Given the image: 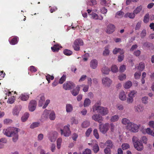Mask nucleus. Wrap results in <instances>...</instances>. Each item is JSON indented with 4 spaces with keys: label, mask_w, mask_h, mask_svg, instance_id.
I'll return each mask as SVG.
<instances>
[{
    "label": "nucleus",
    "mask_w": 154,
    "mask_h": 154,
    "mask_svg": "<svg viewBox=\"0 0 154 154\" xmlns=\"http://www.w3.org/2000/svg\"><path fill=\"white\" fill-rule=\"evenodd\" d=\"M49 118L51 120H54L56 118V115L54 112L53 111H50L49 114Z\"/></svg>",
    "instance_id": "38"
},
{
    "label": "nucleus",
    "mask_w": 154,
    "mask_h": 154,
    "mask_svg": "<svg viewBox=\"0 0 154 154\" xmlns=\"http://www.w3.org/2000/svg\"><path fill=\"white\" fill-rule=\"evenodd\" d=\"M132 142L134 148L138 151H142L144 149L143 144L139 140L137 136H134L132 138Z\"/></svg>",
    "instance_id": "2"
},
{
    "label": "nucleus",
    "mask_w": 154,
    "mask_h": 154,
    "mask_svg": "<svg viewBox=\"0 0 154 154\" xmlns=\"http://www.w3.org/2000/svg\"><path fill=\"white\" fill-rule=\"evenodd\" d=\"M113 53L116 54L118 53H119L120 54H123L124 53V51L123 49L119 48H116L112 51Z\"/></svg>",
    "instance_id": "22"
},
{
    "label": "nucleus",
    "mask_w": 154,
    "mask_h": 154,
    "mask_svg": "<svg viewBox=\"0 0 154 154\" xmlns=\"http://www.w3.org/2000/svg\"><path fill=\"white\" fill-rule=\"evenodd\" d=\"M91 103V100L88 98H85L84 101L83 106L85 107H86L89 106Z\"/></svg>",
    "instance_id": "25"
},
{
    "label": "nucleus",
    "mask_w": 154,
    "mask_h": 154,
    "mask_svg": "<svg viewBox=\"0 0 154 154\" xmlns=\"http://www.w3.org/2000/svg\"><path fill=\"white\" fill-rule=\"evenodd\" d=\"M18 129H17V131H16L14 134L12 135L11 137H12V140L14 142H16L18 139Z\"/></svg>",
    "instance_id": "26"
},
{
    "label": "nucleus",
    "mask_w": 154,
    "mask_h": 154,
    "mask_svg": "<svg viewBox=\"0 0 154 154\" xmlns=\"http://www.w3.org/2000/svg\"><path fill=\"white\" fill-rule=\"evenodd\" d=\"M90 125V122L89 121H84L82 124V126L83 128H87Z\"/></svg>",
    "instance_id": "51"
},
{
    "label": "nucleus",
    "mask_w": 154,
    "mask_h": 154,
    "mask_svg": "<svg viewBox=\"0 0 154 154\" xmlns=\"http://www.w3.org/2000/svg\"><path fill=\"white\" fill-rule=\"evenodd\" d=\"M126 75L124 73L120 75L118 77L119 79L121 81L125 80L126 79Z\"/></svg>",
    "instance_id": "48"
},
{
    "label": "nucleus",
    "mask_w": 154,
    "mask_h": 154,
    "mask_svg": "<svg viewBox=\"0 0 154 154\" xmlns=\"http://www.w3.org/2000/svg\"><path fill=\"white\" fill-rule=\"evenodd\" d=\"M105 146L106 147L112 148L113 146V144L112 141L111 140H107L104 143Z\"/></svg>",
    "instance_id": "24"
},
{
    "label": "nucleus",
    "mask_w": 154,
    "mask_h": 154,
    "mask_svg": "<svg viewBox=\"0 0 154 154\" xmlns=\"http://www.w3.org/2000/svg\"><path fill=\"white\" fill-rule=\"evenodd\" d=\"M70 122L71 125L77 124L79 123L78 120L75 117H72L71 119Z\"/></svg>",
    "instance_id": "43"
},
{
    "label": "nucleus",
    "mask_w": 154,
    "mask_h": 154,
    "mask_svg": "<svg viewBox=\"0 0 154 154\" xmlns=\"http://www.w3.org/2000/svg\"><path fill=\"white\" fill-rule=\"evenodd\" d=\"M62 140L61 138H58L57 141V148L58 149H60L61 145V143H62Z\"/></svg>",
    "instance_id": "40"
},
{
    "label": "nucleus",
    "mask_w": 154,
    "mask_h": 154,
    "mask_svg": "<svg viewBox=\"0 0 154 154\" xmlns=\"http://www.w3.org/2000/svg\"><path fill=\"white\" fill-rule=\"evenodd\" d=\"M89 1L90 0H88ZM90 2H87V4L88 5L92 6L93 5H96L97 4V2L95 0H90Z\"/></svg>",
    "instance_id": "61"
},
{
    "label": "nucleus",
    "mask_w": 154,
    "mask_h": 154,
    "mask_svg": "<svg viewBox=\"0 0 154 154\" xmlns=\"http://www.w3.org/2000/svg\"><path fill=\"white\" fill-rule=\"evenodd\" d=\"M19 98L22 101H26L29 98V96L26 94L23 93L20 95Z\"/></svg>",
    "instance_id": "29"
},
{
    "label": "nucleus",
    "mask_w": 154,
    "mask_h": 154,
    "mask_svg": "<svg viewBox=\"0 0 154 154\" xmlns=\"http://www.w3.org/2000/svg\"><path fill=\"white\" fill-rule=\"evenodd\" d=\"M18 40V37H16L13 38V39H12L11 41L10 40H9V41L11 44L12 45H14L17 43Z\"/></svg>",
    "instance_id": "41"
},
{
    "label": "nucleus",
    "mask_w": 154,
    "mask_h": 154,
    "mask_svg": "<svg viewBox=\"0 0 154 154\" xmlns=\"http://www.w3.org/2000/svg\"><path fill=\"white\" fill-rule=\"evenodd\" d=\"M122 149L123 150L127 149L130 147L129 144L127 143H123L122 144Z\"/></svg>",
    "instance_id": "53"
},
{
    "label": "nucleus",
    "mask_w": 154,
    "mask_h": 154,
    "mask_svg": "<svg viewBox=\"0 0 154 154\" xmlns=\"http://www.w3.org/2000/svg\"><path fill=\"white\" fill-rule=\"evenodd\" d=\"M49 113V111L45 110L43 112L42 116V119L44 120H45L47 119L48 117Z\"/></svg>",
    "instance_id": "28"
},
{
    "label": "nucleus",
    "mask_w": 154,
    "mask_h": 154,
    "mask_svg": "<svg viewBox=\"0 0 154 154\" xmlns=\"http://www.w3.org/2000/svg\"><path fill=\"white\" fill-rule=\"evenodd\" d=\"M58 135V133L55 131L50 132L48 136V138L51 142H54Z\"/></svg>",
    "instance_id": "10"
},
{
    "label": "nucleus",
    "mask_w": 154,
    "mask_h": 154,
    "mask_svg": "<svg viewBox=\"0 0 154 154\" xmlns=\"http://www.w3.org/2000/svg\"><path fill=\"white\" fill-rule=\"evenodd\" d=\"M92 118V119L95 121L98 122H101L103 120V117L100 115L99 114H96L93 115Z\"/></svg>",
    "instance_id": "18"
},
{
    "label": "nucleus",
    "mask_w": 154,
    "mask_h": 154,
    "mask_svg": "<svg viewBox=\"0 0 154 154\" xmlns=\"http://www.w3.org/2000/svg\"><path fill=\"white\" fill-rule=\"evenodd\" d=\"M40 125V123L38 122H35L32 123L30 125V128H33L38 127Z\"/></svg>",
    "instance_id": "54"
},
{
    "label": "nucleus",
    "mask_w": 154,
    "mask_h": 154,
    "mask_svg": "<svg viewBox=\"0 0 154 154\" xmlns=\"http://www.w3.org/2000/svg\"><path fill=\"white\" fill-rule=\"evenodd\" d=\"M63 54L66 56H70L72 54V52L68 49H66L64 50L63 51Z\"/></svg>",
    "instance_id": "47"
},
{
    "label": "nucleus",
    "mask_w": 154,
    "mask_h": 154,
    "mask_svg": "<svg viewBox=\"0 0 154 154\" xmlns=\"http://www.w3.org/2000/svg\"><path fill=\"white\" fill-rule=\"evenodd\" d=\"M122 123L123 125H128L131 122H130V121L128 119L126 118H124L122 119Z\"/></svg>",
    "instance_id": "42"
},
{
    "label": "nucleus",
    "mask_w": 154,
    "mask_h": 154,
    "mask_svg": "<svg viewBox=\"0 0 154 154\" xmlns=\"http://www.w3.org/2000/svg\"><path fill=\"white\" fill-rule=\"evenodd\" d=\"M149 14H146L144 17L143 19V22L146 23H148L149 20Z\"/></svg>",
    "instance_id": "60"
},
{
    "label": "nucleus",
    "mask_w": 154,
    "mask_h": 154,
    "mask_svg": "<svg viewBox=\"0 0 154 154\" xmlns=\"http://www.w3.org/2000/svg\"><path fill=\"white\" fill-rule=\"evenodd\" d=\"M80 91V86H77L76 88L72 91V94L74 96H76L79 93Z\"/></svg>",
    "instance_id": "32"
},
{
    "label": "nucleus",
    "mask_w": 154,
    "mask_h": 154,
    "mask_svg": "<svg viewBox=\"0 0 154 154\" xmlns=\"http://www.w3.org/2000/svg\"><path fill=\"white\" fill-rule=\"evenodd\" d=\"M36 106V102L34 100H32L30 102L29 105V109L31 112L35 110Z\"/></svg>",
    "instance_id": "13"
},
{
    "label": "nucleus",
    "mask_w": 154,
    "mask_h": 154,
    "mask_svg": "<svg viewBox=\"0 0 154 154\" xmlns=\"http://www.w3.org/2000/svg\"><path fill=\"white\" fill-rule=\"evenodd\" d=\"M18 128L15 127H10L3 130V133L8 137H11L14 132L17 131Z\"/></svg>",
    "instance_id": "4"
},
{
    "label": "nucleus",
    "mask_w": 154,
    "mask_h": 154,
    "mask_svg": "<svg viewBox=\"0 0 154 154\" xmlns=\"http://www.w3.org/2000/svg\"><path fill=\"white\" fill-rule=\"evenodd\" d=\"M60 47H61V46L59 45L56 44L54 45L53 47H51V49L53 52H57L59 50Z\"/></svg>",
    "instance_id": "39"
},
{
    "label": "nucleus",
    "mask_w": 154,
    "mask_h": 154,
    "mask_svg": "<svg viewBox=\"0 0 154 154\" xmlns=\"http://www.w3.org/2000/svg\"><path fill=\"white\" fill-rule=\"evenodd\" d=\"M110 2L109 0H108L107 1H106V0H101L100 3L102 5L109 6L108 3H109Z\"/></svg>",
    "instance_id": "50"
},
{
    "label": "nucleus",
    "mask_w": 154,
    "mask_h": 154,
    "mask_svg": "<svg viewBox=\"0 0 154 154\" xmlns=\"http://www.w3.org/2000/svg\"><path fill=\"white\" fill-rule=\"evenodd\" d=\"M143 11V5H140L137 6L133 11V12L135 14L140 13L141 11Z\"/></svg>",
    "instance_id": "27"
},
{
    "label": "nucleus",
    "mask_w": 154,
    "mask_h": 154,
    "mask_svg": "<svg viewBox=\"0 0 154 154\" xmlns=\"http://www.w3.org/2000/svg\"><path fill=\"white\" fill-rule=\"evenodd\" d=\"M119 98L122 101L127 100V96L124 91H122L120 92L119 94Z\"/></svg>",
    "instance_id": "16"
},
{
    "label": "nucleus",
    "mask_w": 154,
    "mask_h": 154,
    "mask_svg": "<svg viewBox=\"0 0 154 154\" xmlns=\"http://www.w3.org/2000/svg\"><path fill=\"white\" fill-rule=\"evenodd\" d=\"M29 115V114L27 112L24 113L21 118V121L23 122L26 121L28 118Z\"/></svg>",
    "instance_id": "35"
},
{
    "label": "nucleus",
    "mask_w": 154,
    "mask_h": 154,
    "mask_svg": "<svg viewBox=\"0 0 154 154\" xmlns=\"http://www.w3.org/2000/svg\"><path fill=\"white\" fill-rule=\"evenodd\" d=\"M15 92L13 91H9L6 94V98H8L7 103L8 104H11L13 103L15 100Z\"/></svg>",
    "instance_id": "3"
},
{
    "label": "nucleus",
    "mask_w": 154,
    "mask_h": 154,
    "mask_svg": "<svg viewBox=\"0 0 154 154\" xmlns=\"http://www.w3.org/2000/svg\"><path fill=\"white\" fill-rule=\"evenodd\" d=\"M66 110L68 113L72 112L73 110V106L70 104H67L66 105Z\"/></svg>",
    "instance_id": "31"
},
{
    "label": "nucleus",
    "mask_w": 154,
    "mask_h": 154,
    "mask_svg": "<svg viewBox=\"0 0 154 154\" xmlns=\"http://www.w3.org/2000/svg\"><path fill=\"white\" fill-rule=\"evenodd\" d=\"M124 13L122 11H118L116 14V17L117 18L122 17L124 15Z\"/></svg>",
    "instance_id": "59"
},
{
    "label": "nucleus",
    "mask_w": 154,
    "mask_h": 154,
    "mask_svg": "<svg viewBox=\"0 0 154 154\" xmlns=\"http://www.w3.org/2000/svg\"><path fill=\"white\" fill-rule=\"evenodd\" d=\"M111 70L112 72L116 73L118 71V68L116 65H113L111 66Z\"/></svg>",
    "instance_id": "44"
},
{
    "label": "nucleus",
    "mask_w": 154,
    "mask_h": 154,
    "mask_svg": "<svg viewBox=\"0 0 154 154\" xmlns=\"http://www.w3.org/2000/svg\"><path fill=\"white\" fill-rule=\"evenodd\" d=\"M74 42H77V44H78V45L80 46L83 45V41L80 39H78L76 40Z\"/></svg>",
    "instance_id": "62"
},
{
    "label": "nucleus",
    "mask_w": 154,
    "mask_h": 154,
    "mask_svg": "<svg viewBox=\"0 0 154 154\" xmlns=\"http://www.w3.org/2000/svg\"><path fill=\"white\" fill-rule=\"evenodd\" d=\"M111 148L106 147L104 149V152L105 154H111Z\"/></svg>",
    "instance_id": "63"
},
{
    "label": "nucleus",
    "mask_w": 154,
    "mask_h": 154,
    "mask_svg": "<svg viewBox=\"0 0 154 154\" xmlns=\"http://www.w3.org/2000/svg\"><path fill=\"white\" fill-rule=\"evenodd\" d=\"M134 110L135 112H143V107L141 104H138L134 107Z\"/></svg>",
    "instance_id": "21"
},
{
    "label": "nucleus",
    "mask_w": 154,
    "mask_h": 154,
    "mask_svg": "<svg viewBox=\"0 0 154 154\" xmlns=\"http://www.w3.org/2000/svg\"><path fill=\"white\" fill-rule=\"evenodd\" d=\"M90 15L91 18L95 20L99 19L100 20H102L103 19V17L102 16H100V17H99L97 14L93 12L92 14H90Z\"/></svg>",
    "instance_id": "23"
},
{
    "label": "nucleus",
    "mask_w": 154,
    "mask_h": 154,
    "mask_svg": "<svg viewBox=\"0 0 154 154\" xmlns=\"http://www.w3.org/2000/svg\"><path fill=\"white\" fill-rule=\"evenodd\" d=\"M137 91L135 90L131 91L128 94V97L127 98L126 102L129 104H131L134 101V98L136 95Z\"/></svg>",
    "instance_id": "5"
},
{
    "label": "nucleus",
    "mask_w": 154,
    "mask_h": 154,
    "mask_svg": "<svg viewBox=\"0 0 154 154\" xmlns=\"http://www.w3.org/2000/svg\"><path fill=\"white\" fill-rule=\"evenodd\" d=\"M115 29V27L113 25L110 24L107 26L106 31L108 33H111L114 31Z\"/></svg>",
    "instance_id": "20"
},
{
    "label": "nucleus",
    "mask_w": 154,
    "mask_h": 154,
    "mask_svg": "<svg viewBox=\"0 0 154 154\" xmlns=\"http://www.w3.org/2000/svg\"><path fill=\"white\" fill-rule=\"evenodd\" d=\"M76 42H74L73 45V47L74 50L76 51H79L80 50V46L77 44Z\"/></svg>",
    "instance_id": "46"
},
{
    "label": "nucleus",
    "mask_w": 154,
    "mask_h": 154,
    "mask_svg": "<svg viewBox=\"0 0 154 154\" xmlns=\"http://www.w3.org/2000/svg\"><path fill=\"white\" fill-rule=\"evenodd\" d=\"M75 84L72 82H67L63 85V88L66 90H69L75 86Z\"/></svg>",
    "instance_id": "14"
},
{
    "label": "nucleus",
    "mask_w": 154,
    "mask_h": 154,
    "mask_svg": "<svg viewBox=\"0 0 154 154\" xmlns=\"http://www.w3.org/2000/svg\"><path fill=\"white\" fill-rule=\"evenodd\" d=\"M110 51L106 47L103 51V54L104 56H107L109 55Z\"/></svg>",
    "instance_id": "45"
},
{
    "label": "nucleus",
    "mask_w": 154,
    "mask_h": 154,
    "mask_svg": "<svg viewBox=\"0 0 154 154\" xmlns=\"http://www.w3.org/2000/svg\"><path fill=\"white\" fill-rule=\"evenodd\" d=\"M140 125L131 122L128 125L127 128L130 131L133 132H137L138 131Z\"/></svg>",
    "instance_id": "6"
},
{
    "label": "nucleus",
    "mask_w": 154,
    "mask_h": 154,
    "mask_svg": "<svg viewBox=\"0 0 154 154\" xmlns=\"http://www.w3.org/2000/svg\"><path fill=\"white\" fill-rule=\"evenodd\" d=\"M119 115H116L112 116L110 118V121L112 122H115L117 121L119 119Z\"/></svg>",
    "instance_id": "37"
},
{
    "label": "nucleus",
    "mask_w": 154,
    "mask_h": 154,
    "mask_svg": "<svg viewBox=\"0 0 154 154\" xmlns=\"http://www.w3.org/2000/svg\"><path fill=\"white\" fill-rule=\"evenodd\" d=\"M37 150L38 151H40V154H46L45 151L42 149L41 146H39L38 147Z\"/></svg>",
    "instance_id": "55"
},
{
    "label": "nucleus",
    "mask_w": 154,
    "mask_h": 154,
    "mask_svg": "<svg viewBox=\"0 0 154 154\" xmlns=\"http://www.w3.org/2000/svg\"><path fill=\"white\" fill-rule=\"evenodd\" d=\"M46 79L48 81V83H49L50 82V80H53L54 79L53 76H51L50 75L48 74L46 76Z\"/></svg>",
    "instance_id": "57"
},
{
    "label": "nucleus",
    "mask_w": 154,
    "mask_h": 154,
    "mask_svg": "<svg viewBox=\"0 0 154 154\" xmlns=\"http://www.w3.org/2000/svg\"><path fill=\"white\" fill-rule=\"evenodd\" d=\"M78 86H80V89L81 87L82 88V90L84 92H86L88 91L89 89V86L88 85L84 84H82L79 85Z\"/></svg>",
    "instance_id": "36"
},
{
    "label": "nucleus",
    "mask_w": 154,
    "mask_h": 154,
    "mask_svg": "<svg viewBox=\"0 0 154 154\" xmlns=\"http://www.w3.org/2000/svg\"><path fill=\"white\" fill-rule=\"evenodd\" d=\"M61 134L65 137H69L71 134V131L69 128L67 126H65L63 127V129L60 130Z\"/></svg>",
    "instance_id": "7"
},
{
    "label": "nucleus",
    "mask_w": 154,
    "mask_h": 154,
    "mask_svg": "<svg viewBox=\"0 0 154 154\" xmlns=\"http://www.w3.org/2000/svg\"><path fill=\"white\" fill-rule=\"evenodd\" d=\"M93 111L97 112L99 113L102 116H104L107 115L109 112L108 108L106 107H103L99 106L97 103L95 104L93 106Z\"/></svg>",
    "instance_id": "1"
},
{
    "label": "nucleus",
    "mask_w": 154,
    "mask_h": 154,
    "mask_svg": "<svg viewBox=\"0 0 154 154\" xmlns=\"http://www.w3.org/2000/svg\"><path fill=\"white\" fill-rule=\"evenodd\" d=\"M126 69V66L124 65H121L119 68V71L121 72H124Z\"/></svg>",
    "instance_id": "58"
},
{
    "label": "nucleus",
    "mask_w": 154,
    "mask_h": 154,
    "mask_svg": "<svg viewBox=\"0 0 154 154\" xmlns=\"http://www.w3.org/2000/svg\"><path fill=\"white\" fill-rule=\"evenodd\" d=\"M109 124L106 123L104 124H100L99 125V129L101 132L103 134L106 133L109 129Z\"/></svg>",
    "instance_id": "8"
},
{
    "label": "nucleus",
    "mask_w": 154,
    "mask_h": 154,
    "mask_svg": "<svg viewBox=\"0 0 154 154\" xmlns=\"http://www.w3.org/2000/svg\"><path fill=\"white\" fill-rule=\"evenodd\" d=\"M124 16L126 18L129 17L130 19H133L135 18V14L134 12L133 13L128 12L125 14Z\"/></svg>",
    "instance_id": "30"
},
{
    "label": "nucleus",
    "mask_w": 154,
    "mask_h": 154,
    "mask_svg": "<svg viewBox=\"0 0 154 154\" xmlns=\"http://www.w3.org/2000/svg\"><path fill=\"white\" fill-rule=\"evenodd\" d=\"M148 99V98L147 97L145 96L142 97L141 98L142 103L145 104H147Z\"/></svg>",
    "instance_id": "52"
},
{
    "label": "nucleus",
    "mask_w": 154,
    "mask_h": 154,
    "mask_svg": "<svg viewBox=\"0 0 154 154\" xmlns=\"http://www.w3.org/2000/svg\"><path fill=\"white\" fill-rule=\"evenodd\" d=\"M110 71V69L108 67L104 66L101 69V72L103 74L108 75Z\"/></svg>",
    "instance_id": "33"
},
{
    "label": "nucleus",
    "mask_w": 154,
    "mask_h": 154,
    "mask_svg": "<svg viewBox=\"0 0 154 154\" xmlns=\"http://www.w3.org/2000/svg\"><path fill=\"white\" fill-rule=\"evenodd\" d=\"M132 85V82L130 81H128L125 83L123 86L125 89H128L130 88Z\"/></svg>",
    "instance_id": "34"
},
{
    "label": "nucleus",
    "mask_w": 154,
    "mask_h": 154,
    "mask_svg": "<svg viewBox=\"0 0 154 154\" xmlns=\"http://www.w3.org/2000/svg\"><path fill=\"white\" fill-rule=\"evenodd\" d=\"M21 109L20 106L15 107L13 109L12 114L15 116H18L19 115Z\"/></svg>",
    "instance_id": "19"
},
{
    "label": "nucleus",
    "mask_w": 154,
    "mask_h": 154,
    "mask_svg": "<svg viewBox=\"0 0 154 154\" xmlns=\"http://www.w3.org/2000/svg\"><path fill=\"white\" fill-rule=\"evenodd\" d=\"M82 154H91V150L89 149H86L83 152Z\"/></svg>",
    "instance_id": "64"
},
{
    "label": "nucleus",
    "mask_w": 154,
    "mask_h": 154,
    "mask_svg": "<svg viewBox=\"0 0 154 154\" xmlns=\"http://www.w3.org/2000/svg\"><path fill=\"white\" fill-rule=\"evenodd\" d=\"M145 67V64L144 63L141 62L140 63L138 66V69L139 70L142 71L144 69Z\"/></svg>",
    "instance_id": "49"
},
{
    "label": "nucleus",
    "mask_w": 154,
    "mask_h": 154,
    "mask_svg": "<svg viewBox=\"0 0 154 154\" xmlns=\"http://www.w3.org/2000/svg\"><path fill=\"white\" fill-rule=\"evenodd\" d=\"M88 144L89 145H94L93 149L95 153H97L99 151V148L96 140H92L91 143H89Z\"/></svg>",
    "instance_id": "12"
},
{
    "label": "nucleus",
    "mask_w": 154,
    "mask_h": 154,
    "mask_svg": "<svg viewBox=\"0 0 154 154\" xmlns=\"http://www.w3.org/2000/svg\"><path fill=\"white\" fill-rule=\"evenodd\" d=\"M103 84L105 86L109 87L112 84V80L108 77H105L102 80Z\"/></svg>",
    "instance_id": "9"
},
{
    "label": "nucleus",
    "mask_w": 154,
    "mask_h": 154,
    "mask_svg": "<svg viewBox=\"0 0 154 154\" xmlns=\"http://www.w3.org/2000/svg\"><path fill=\"white\" fill-rule=\"evenodd\" d=\"M94 135L97 139H98L99 138V135L98 132V131L97 129H94L93 131Z\"/></svg>",
    "instance_id": "56"
},
{
    "label": "nucleus",
    "mask_w": 154,
    "mask_h": 154,
    "mask_svg": "<svg viewBox=\"0 0 154 154\" xmlns=\"http://www.w3.org/2000/svg\"><path fill=\"white\" fill-rule=\"evenodd\" d=\"M37 99L38 100L39 106H42L45 100L44 95L43 94L39 95L37 97Z\"/></svg>",
    "instance_id": "15"
},
{
    "label": "nucleus",
    "mask_w": 154,
    "mask_h": 154,
    "mask_svg": "<svg viewBox=\"0 0 154 154\" xmlns=\"http://www.w3.org/2000/svg\"><path fill=\"white\" fill-rule=\"evenodd\" d=\"M98 64L97 60L95 59H93L90 62V67L92 69H95L97 68Z\"/></svg>",
    "instance_id": "17"
},
{
    "label": "nucleus",
    "mask_w": 154,
    "mask_h": 154,
    "mask_svg": "<svg viewBox=\"0 0 154 154\" xmlns=\"http://www.w3.org/2000/svg\"><path fill=\"white\" fill-rule=\"evenodd\" d=\"M141 131L144 134H147L152 137H154V129H151L150 128L143 129Z\"/></svg>",
    "instance_id": "11"
}]
</instances>
